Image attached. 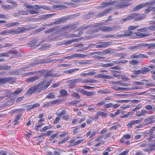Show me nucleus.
Masks as SVG:
<instances>
[{
    "label": "nucleus",
    "mask_w": 155,
    "mask_h": 155,
    "mask_svg": "<svg viewBox=\"0 0 155 155\" xmlns=\"http://www.w3.org/2000/svg\"><path fill=\"white\" fill-rule=\"evenodd\" d=\"M39 83L35 85H32L26 91V94L31 95L35 92L39 93L41 91Z\"/></svg>",
    "instance_id": "nucleus-1"
},
{
    "label": "nucleus",
    "mask_w": 155,
    "mask_h": 155,
    "mask_svg": "<svg viewBox=\"0 0 155 155\" xmlns=\"http://www.w3.org/2000/svg\"><path fill=\"white\" fill-rule=\"evenodd\" d=\"M114 2H116L114 4L116 9L125 8L130 5V4L129 2L124 1L118 2L117 1H114Z\"/></svg>",
    "instance_id": "nucleus-2"
},
{
    "label": "nucleus",
    "mask_w": 155,
    "mask_h": 155,
    "mask_svg": "<svg viewBox=\"0 0 155 155\" xmlns=\"http://www.w3.org/2000/svg\"><path fill=\"white\" fill-rule=\"evenodd\" d=\"M15 82V79L12 77H8L3 78H0V83L5 84L7 82L10 84H13Z\"/></svg>",
    "instance_id": "nucleus-3"
},
{
    "label": "nucleus",
    "mask_w": 155,
    "mask_h": 155,
    "mask_svg": "<svg viewBox=\"0 0 155 155\" xmlns=\"http://www.w3.org/2000/svg\"><path fill=\"white\" fill-rule=\"evenodd\" d=\"M46 81H43L39 83L41 91L46 89L52 83L51 81H49L46 84Z\"/></svg>",
    "instance_id": "nucleus-4"
},
{
    "label": "nucleus",
    "mask_w": 155,
    "mask_h": 155,
    "mask_svg": "<svg viewBox=\"0 0 155 155\" xmlns=\"http://www.w3.org/2000/svg\"><path fill=\"white\" fill-rule=\"evenodd\" d=\"M110 42H102L101 44L96 45L94 44H89V47L92 46V47H95L96 48H103L107 47L110 45Z\"/></svg>",
    "instance_id": "nucleus-5"
},
{
    "label": "nucleus",
    "mask_w": 155,
    "mask_h": 155,
    "mask_svg": "<svg viewBox=\"0 0 155 155\" xmlns=\"http://www.w3.org/2000/svg\"><path fill=\"white\" fill-rule=\"evenodd\" d=\"M149 33L142 34L139 32L134 33L131 35L133 38H141L147 37L149 35Z\"/></svg>",
    "instance_id": "nucleus-6"
},
{
    "label": "nucleus",
    "mask_w": 155,
    "mask_h": 155,
    "mask_svg": "<svg viewBox=\"0 0 155 155\" xmlns=\"http://www.w3.org/2000/svg\"><path fill=\"white\" fill-rule=\"evenodd\" d=\"M144 125H148L151 124L155 121V118L153 116H151L147 117L144 120Z\"/></svg>",
    "instance_id": "nucleus-7"
},
{
    "label": "nucleus",
    "mask_w": 155,
    "mask_h": 155,
    "mask_svg": "<svg viewBox=\"0 0 155 155\" xmlns=\"http://www.w3.org/2000/svg\"><path fill=\"white\" fill-rule=\"evenodd\" d=\"M143 43L138 44L134 46H132L129 48V49L134 51H136L138 50H141L143 49Z\"/></svg>",
    "instance_id": "nucleus-8"
},
{
    "label": "nucleus",
    "mask_w": 155,
    "mask_h": 155,
    "mask_svg": "<svg viewBox=\"0 0 155 155\" xmlns=\"http://www.w3.org/2000/svg\"><path fill=\"white\" fill-rule=\"evenodd\" d=\"M107 62H109L110 63H106L105 64H102L101 65L102 67H111L114 66L115 64H117L118 63L117 61H115L108 60Z\"/></svg>",
    "instance_id": "nucleus-9"
},
{
    "label": "nucleus",
    "mask_w": 155,
    "mask_h": 155,
    "mask_svg": "<svg viewBox=\"0 0 155 155\" xmlns=\"http://www.w3.org/2000/svg\"><path fill=\"white\" fill-rule=\"evenodd\" d=\"M137 15L136 13L130 14L127 17L123 18L122 21H124L136 18L137 17Z\"/></svg>",
    "instance_id": "nucleus-10"
},
{
    "label": "nucleus",
    "mask_w": 155,
    "mask_h": 155,
    "mask_svg": "<svg viewBox=\"0 0 155 155\" xmlns=\"http://www.w3.org/2000/svg\"><path fill=\"white\" fill-rule=\"evenodd\" d=\"M120 105L117 104H114L112 103H109L108 104H106L104 106V109H107L109 108L113 107L114 108H116L118 107Z\"/></svg>",
    "instance_id": "nucleus-11"
},
{
    "label": "nucleus",
    "mask_w": 155,
    "mask_h": 155,
    "mask_svg": "<svg viewBox=\"0 0 155 155\" xmlns=\"http://www.w3.org/2000/svg\"><path fill=\"white\" fill-rule=\"evenodd\" d=\"M60 75L58 73L53 74L52 73V71H48L45 74V78L48 77H59Z\"/></svg>",
    "instance_id": "nucleus-12"
},
{
    "label": "nucleus",
    "mask_w": 155,
    "mask_h": 155,
    "mask_svg": "<svg viewBox=\"0 0 155 155\" xmlns=\"http://www.w3.org/2000/svg\"><path fill=\"white\" fill-rule=\"evenodd\" d=\"M114 1H111L110 2H104L101 4V5L100 6V8H104L106 7L107 6L110 5H114L115 3Z\"/></svg>",
    "instance_id": "nucleus-13"
},
{
    "label": "nucleus",
    "mask_w": 155,
    "mask_h": 155,
    "mask_svg": "<svg viewBox=\"0 0 155 155\" xmlns=\"http://www.w3.org/2000/svg\"><path fill=\"white\" fill-rule=\"evenodd\" d=\"M38 79L39 77L38 76L31 77L26 79L25 81L27 83L32 82L37 80Z\"/></svg>",
    "instance_id": "nucleus-14"
},
{
    "label": "nucleus",
    "mask_w": 155,
    "mask_h": 155,
    "mask_svg": "<svg viewBox=\"0 0 155 155\" xmlns=\"http://www.w3.org/2000/svg\"><path fill=\"white\" fill-rule=\"evenodd\" d=\"M143 49L145 47H147V48L149 49H153L155 48V43H151L149 44H146L143 43Z\"/></svg>",
    "instance_id": "nucleus-15"
},
{
    "label": "nucleus",
    "mask_w": 155,
    "mask_h": 155,
    "mask_svg": "<svg viewBox=\"0 0 155 155\" xmlns=\"http://www.w3.org/2000/svg\"><path fill=\"white\" fill-rule=\"evenodd\" d=\"M78 68H75L72 69H69L64 71V73H67L69 74H71L74 73L75 72L78 71L79 70Z\"/></svg>",
    "instance_id": "nucleus-16"
},
{
    "label": "nucleus",
    "mask_w": 155,
    "mask_h": 155,
    "mask_svg": "<svg viewBox=\"0 0 155 155\" xmlns=\"http://www.w3.org/2000/svg\"><path fill=\"white\" fill-rule=\"evenodd\" d=\"M146 113V110H142L140 112H137L136 115L138 117H140L142 116H144Z\"/></svg>",
    "instance_id": "nucleus-17"
},
{
    "label": "nucleus",
    "mask_w": 155,
    "mask_h": 155,
    "mask_svg": "<svg viewBox=\"0 0 155 155\" xmlns=\"http://www.w3.org/2000/svg\"><path fill=\"white\" fill-rule=\"evenodd\" d=\"M25 6L28 8H31L32 9L34 8L35 9H40L41 7V5H35L33 6L31 5H27L26 6L25 5Z\"/></svg>",
    "instance_id": "nucleus-18"
},
{
    "label": "nucleus",
    "mask_w": 155,
    "mask_h": 155,
    "mask_svg": "<svg viewBox=\"0 0 155 155\" xmlns=\"http://www.w3.org/2000/svg\"><path fill=\"white\" fill-rule=\"evenodd\" d=\"M77 41V39H73L71 40L64 41L62 42V45L64 44L66 45H68L71 44L72 42Z\"/></svg>",
    "instance_id": "nucleus-19"
},
{
    "label": "nucleus",
    "mask_w": 155,
    "mask_h": 155,
    "mask_svg": "<svg viewBox=\"0 0 155 155\" xmlns=\"http://www.w3.org/2000/svg\"><path fill=\"white\" fill-rule=\"evenodd\" d=\"M92 62L91 60H83L80 61H78V63L81 64H91Z\"/></svg>",
    "instance_id": "nucleus-20"
},
{
    "label": "nucleus",
    "mask_w": 155,
    "mask_h": 155,
    "mask_svg": "<svg viewBox=\"0 0 155 155\" xmlns=\"http://www.w3.org/2000/svg\"><path fill=\"white\" fill-rule=\"evenodd\" d=\"M53 8L54 9L58 8L59 9H60L61 8H65L66 6L64 5H54L52 6Z\"/></svg>",
    "instance_id": "nucleus-21"
},
{
    "label": "nucleus",
    "mask_w": 155,
    "mask_h": 155,
    "mask_svg": "<svg viewBox=\"0 0 155 155\" xmlns=\"http://www.w3.org/2000/svg\"><path fill=\"white\" fill-rule=\"evenodd\" d=\"M145 6V4H140L138 5L134 8V10L136 11L137 10L141 9Z\"/></svg>",
    "instance_id": "nucleus-22"
},
{
    "label": "nucleus",
    "mask_w": 155,
    "mask_h": 155,
    "mask_svg": "<svg viewBox=\"0 0 155 155\" xmlns=\"http://www.w3.org/2000/svg\"><path fill=\"white\" fill-rule=\"evenodd\" d=\"M120 127V125L118 123H115L109 129L110 130H115L117 128Z\"/></svg>",
    "instance_id": "nucleus-23"
},
{
    "label": "nucleus",
    "mask_w": 155,
    "mask_h": 155,
    "mask_svg": "<svg viewBox=\"0 0 155 155\" xmlns=\"http://www.w3.org/2000/svg\"><path fill=\"white\" fill-rule=\"evenodd\" d=\"M133 114V112L132 111H131L127 112L126 114L120 116V117L122 118H127L129 117L130 115H132Z\"/></svg>",
    "instance_id": "nucleus-24"
},
{
    "label": "nucleus",
    "mask_w": 155,
    "mask_h": 155,
    "mask_svg": "<svg viewBox=\"0 0 155 155\" xmlns=\"http://www.w3.org/2000/svg\"><path fill=\"white\" fill-rule=\"evenodd\" d=\"M23 90L22 88H18L17 90L14 91L12 94L15 95H16L19 93H21Z\"/></svg>",
    "instance_id": "nucleus-25"
},
{
    "label": "nucleus",
    "mask_w": 155,
    "mask_h": 155,
    "mask_svg": "<svg viewBox=\"0 0 155 155\" xmlns=\"http://www.w3.org/2000/svg\"><path fill=\"white\" fill-rule=\"evenodd\" d=\"M58 26H56L52 28H51L48 29L45 31V34L49 33L52 32L58 29Z\"/></svg>",
    "instance_id": "nucleus-26"
},
{
    "label": "nucleus",
    "mask_w": 155,
    "mask_h": 155,
    "mask_svg": "<svg viewBox=\"0 0 155 155\" xmlns=\"http://www.w3.org/2000/svg\"><path fill=\"white\" fill-rule=\"evenodd\" d=\"M19 34L21 33L25 32L27 30V29L24 27H19L17 28Z\"/></svg>",
    "instance_id": "nucleus-27"
},
{
    "label": "nucleus",
    "mask_w": 155,
    "mask_h": 155,
    "mask_svg": "<svg viewBox=\"0 0 155 155\" xmlns=\"http://www.w3.org/2000/svg\"><path fill=\"white\" fill-rule=\"evenodd\" d=\"M113 149L112 147L107 148L102 153L103 154V155H108L109 152L112 151Z\"/></svg>",
    "instance_id": "nucleus-28"
},
{
    "label": "nucleus",
    "mask_w": 155,
    "mask_h": 155,
    "mask_svg": "<svg viewBox=\"0 0 155 155\" xmlns=\"http://www.w3.org/2000/svg\"><path fill=\"white\" fill-rule=\"evenodd\" d=\"M2 7L3 8L4 10H10L12 8V6L9 5H2Z\"/></svg>",
    "instance_id": "nucleus-29"
},
{
    "label": "nucleus",
    "mask_w": 155,
    "mask_h": 155,
    "mask_svg": "<svg viewBox=\"0 0 155 155\" xmlns=\"http://www.w3.org/2000/svg\"><path fill=\"white\" fill-rule=\"evenodd\" d=\"M130 58L133 59L134 58H140V53L137 54L135 53L134 54H132L130 57Z\"/></svg>",
    "instance_id": "nucleus-30"
},
{
    "label": "nucleus",
    "mask_w": 155,
    "mask_h": 155,
    "mask_svg": "<svg viewBox=\"0 0 155 155\" xmlns=\"http://www.w3.org/2000/svg\"><path fill=\"white\" fill-rule=\"evenodd\" d=\"M11 34V30L10 29L6 30H4L2 31V32H0V35H8L9 34Z\"/></svg>",
    "instance_id": "nucleus-31"
},
{
    "label": "nucleus",
    "mask_w": 155,
    "mask_h": 155,
    "mask_svg": "<svg viewBox=\"0 0 155 155\" xmlns=\"http://www.w3.org/2000/svg\"><path fill=\"white\" fill-rule=\"evenodd\" d=\"M142 74H145L149 71V70L147 68L143 67L141 69Z\"/></svg>",
    "instance_id": "nucleus-32"
},
{
    "label": "nucleus",
    "mask_w": 155,
    "mask_h": 155,
    "mask_svg": "<svg viewBox=\"0 0 155 155\" xmlns=\"http://www.w3.org/2000/svg\"><path fill=\"white\" fill-rule=\"evenodd\" d=\"M133 32L131 31L128 30L127 31H126L124 33L125 37L126 36H128L131 35V36L132 35L133 33H132Z\"/></svg>",
    "instance_id": "nucleus-33"
},
{
    "label": "nucleus",
    "mask_w": 155,
    "mask_h": 155,
    "mask_svg": "<svg viewBox=\"0 0 155 155\" xmlns=\"http://www.w3.org/2000/svg\"><path fill=\"white\" fill-rule=\"evenodd\" d=\"M135 124L133 120H131L128 124H127V127L128 128H132V126L134 125Z\"/></svg>",
    "instance_id": "nucleus-34"
},
{
    "label": "nucleus",
    "mask_w": 155,
    "mask_h": 155,
    "mask_svg": "<svg viewBox=\"0 0 155 155\" xmlns=\"http://www.w3.org/2000/svg\"><path fill=\"white\" fill-rule=\"evenodd\" d=\"M71 96L73 97H75L77 99H79L80 97L79 94L76 92L72 93L71 94Z\"/></svg>",
    "instance_id": "nucleus-35"
},
{
    "label": "nucleus",
    "mask_w": 155,
    "mask_h": 155,
    "mask_svg": "<svg viewBox=\"0 0 155 155\" xmlns=\"http://www.w3.org/2000/svg\"><path fill=\"white\" fill-rule=\"evenodd\" d=\"M112 31H116L119 30L120 28V26H113L111 27Z\"/></svg>",
    "instance_id": "nucleus-36"
},
{
    "label": "nucleus",
    "mask_w": 155,
    "mask_h": 155,
    "mask_svg": "<svg viewBox=\"0 0 155 155\" xmlns=\"http://www.w3.org/2000/svg\"><path fill=\"white\" fill-rule=\"evenodd\" d=\"M59 132H57L55 134H53L51 136L50 138V140H52L54 139L57 136Z\"/></svg>",
    "instance_id": "nucleus-37"
},
{
    "label": "nucleus",
    "mask_w": 155,
    "mask_h": 155,
    "mask_svg": "<svg viewBox=\"0 0 155 155\" xmlns=\"http://www.w3.org/2000/svg\"><path fill=\"white\" fill-rule=\"evenodd\" d=\"M61 100L60 99H57L53 101L50 102L51 105L56 104L60 103L61 102Z\"/></svg>",
    "instance_id": "nucleus-38"
},
{
    "label": "nucleus",
    "mask_w": 155,
    "mask_h": 155,
    "mask_svg": "<svg viewBox=\"0 0 155 155\" xmlns=\"http://www.w3.org/2000/svg\"><path fill=\"white\" fill-rule=\"evenodd\" d=\"M139 27V26L138 25H130L128 27V29L129 30H133Z\"/></svg>",
    "instance_id": "nucleus-39"
},
{
    "label": "nucleus",
    "mask_w": 155,
    "mask_h": 155,
    "mask_svg": "<svg viewBox=\"0 0 155 155\" xmlns=\"http://www.w3.org/2000/svg\"><path fill=\"white\" fill-rule=\"evenodd\" d=\"M145 108L146 109L148 110H151L154 109V108H153V107L151 105H147L145 107Z\"/></svg>",
    "instance_id": "nucleus-40"
},
{
    "label": "nucleus",
    "mask_w": 155,
    "mask_h": 155,
    "mask_svg": "<svg viewBox=\"0 0 155 155\" xmlns=\"http://www.w3.org/2000/svg\"><path fill=\"white\" fill-rule=\"evenodd\" d=\"M93 25H94V24L92 25H84L81 27V29L82 30L85 29L91 26H92V27H93Z\"/></svg>",
    "instance_id": "nucleus-41"
},
{
    "label": "nucleus",
    "mask_w": 155,
    "mask_h": 155,
    "mask_svg": "<svg viewBox=\"0 0 155 155\" xmlns=\"http://www.w3.org/2000/svg\"><path fill=\"white\" fill-rule=\"evenodd\" d=\"M105 101L104 100H102L101 101H99L98 103H97L96 104V105L97 107H99L104 105L105 104Z\"/></svg>",
    "instance_id": "nucleus-42"
},
{
    "label": "nucleus",
    "mask_w": 155,
    "mask_h": 155,
    "mask_svg": "<svg viewBox=\"0 0 155 155\" xmlns=\"http://www.w3.org/2000/svg\"><path fill=\"white\" fill-rule=\"evenodd\" d=\"M97 114H98V115L101 116L103 118H105L107 115L106 113L100 111L97 112Z\"/></svg>",
    "instance_id": "nucleus-43"
},
{
    "label": "nucleus",
    "mask_w": 155,
    "mask_h": 155,
    "mask_svg": "<svg viewBox=\"0 0 155 155\" xmlns=\"http://www.w3.org/2000/svg\"><path fill=\"white\" fill-rule=\"evenodd\" d=\"M65 21V19L64 18H60L58 19L57 21H56L54 22V24H59Z\"/></svg>",
    "instance_id": "nucleus-44"
},
{
    "label": "nucleus",
    "mask_w": 155,
    "mask_h": 155,
    "mask_svg": "<svg viewBox=\"0 0 155 155\" xmlns=\"http://www.w3.org/2000/svg\"><path fill=\"white\" fill-rule=\"evenodd\" d=\"M116 88L115 89V90L117 91H127V88L125 87H116Z\"/></svg>",
    "instance_id": "nucleus-45"
},
{
    "label": "nucleus",
    "mask_w": 155,
    "mask_h": 155,
    "mask_svg": "<svg viewBox=\"0 0 155 155\" xmlns=\"http://www.w3.org/2000/svg\"><path fill=\"white\" fill-rule=\"evenodd\" d=\"M11 34L15 35V34H18V32L17 28L15 29H10Z\"/></svg>",
    "instance_id": "nucleus-46"
},
{
    "label": "nucleus",
    "mask_w": 155,
    "mask_h": 155,
    "mask_svg": "<svg viewBox=\"0 0 155 155\" xmlns=\"http://www.w3.org/2000/svg\"><path fill=\"white\" fill-rule=\"evenodd\" d=\"M84 140V139H81L79 140H78L77 141L75 142H74V144L72 145V146H75L78 145V144L81 143V142H82L83 140Z\"/></svg>",
    "instance_id": "nucleus-47"
},
{
    "label": "nucleus",
    "mask_w": 155,
    "mask_h": 155,
    "mask_svg": "<svg viewBox=\"0 0 155 155\" xmlns=\"http://www.w3.org/2000/svg\"><path fill=\"white\" fill-rule=\"evenodd\" d=\"M61 118V117H56L53 122V123L54 124L58 123L59 122Z\"/></svg>",
    "instance_id": "nucleus-48"
},
{
    "label": "nucleus",
    "mask_w": 155,
    "mask_h": 155,
    "mask_svg": "<svg viewBox=\"0 0 155 155\" xmlns=\"http://www.w3.org/2000/svg\"><path fill=\"white\" fill-rule=\"evenodd\" d=\"M71 65V64H62L59 65L58 67H68Z\"/></svg>",
    "instance_id": "nucleus-49"
},
{
    "label": "nucleus",
    "mask_w": 155,
    "mask_h": 155,
    "mask_svg": "<svg viewBox=\"0 0 155 155\" xmlns=\"http://www.w3.org/2000/svg\"><path fill=\"white\" fill-rule=\"evenodd\" d=\"M68 140L67 137H65L63 139H62L61 141H60L58 143V145H59L61 144H63L66 142V141Z\"/></svg>",
    "instance_id": "nucleus-50"
},
{
    "label": "nucleus",
    "mask_w": 155,
    "mask_h": 155,
    "mask_svg": "<svg viewBox=\"0 0 155 155\" xmlns=\"http://www.w3.org/2000/svg\"><path fill=\"white\" fill-rule=\"evenodd\" d=\"M155 131V126L151 127L149 130V134H153V132Z\"/></svg>",
    "instance_id": "nucleus-51"
},
{
    "label": "nucleus",
    "mask_w": 155,
    "mask_h": 155,
    "mask_svg": "<svg viewBox=\"0 0 155 155\" xmlns=\"http://www.w3.org/2000/svg\"><path fill=\"white\" fill-rule=\"evenodd\" d=\"M95 92L94 91L87 92V93L86 94V95L87 96H92L95 95Z\"/></svg>",
    "instance_id": "nucleus-52"
},
{
    "label": "nucleus",
    "mask_w": 155,
    "mask_h": 155,
    "mask_svg": "<svg viewBox=\"0 0 155 155\" xmlns=\"http://www.w3.org/2000/svg\"><path fill=\"white\" fill-rule=\"evenodd\" d=\"M148 31V27L140 28L138 30V31L141 32H145Z\"/></svg>",
    "instance_id": "nucleus-53"
},
{
    "label": "nucleus",
    "mask_w": 155,
    "mask_h": 155,
    "mask_svg": "<svg viewBox=\"0 0 155 155\" xmlns=\"http://www.w3.org/2000/svg\"><path fill=\"white\" fill-rule=\"evenodd\" d=\"M97 30V31L99 30H101L103 31L106 32V26L100 27L98 28Z\"/></svg>",
    "instance_id": "nucleus-54"
},
{
    "label": "nucleus",
    "mask_w": 155,
    "mask_h": 155,
    "mask_svg": "<svg viewBox=\"0 0 155 155\" xmlns=\"http://www.w3.org/2000/svg\"><path fill=\"white\" fill-rule=\"evenodd\" d=\"M75 128L74 129L73 131V134H75L77 133V131L78 129L80 127V126H78L75 127Z\"/></svg>",
    "instance_id": "nucleus-55"
},
{
    "label": "nucleus",
    "mask_w": 155,
    "mask_h": 155,
    "mask_svg": "<svg viewBox=\"0 0 155 155\" xmlns=\"http://www.w3.org/2000/svg\"><path fill=\"white\" fill-rule=\"evenodd\" d=\"M55 96L54 94L50 93L47 95L45 98H48L49 99H53L55 98Z\"/></svg>",
    "instance_id": "nucleus-56"
},
{
    "label": "nucleus",
    "mask_w": 155,
    "mask_h": 155,
    "mask_svg": "<svg viewBox=\"0 0 155 155\" xmlns=\"http://www.w3.org/2000/svg\"><path fill=\"white\" fill-rule=\"evenodd\" d=\"M27 11L31 14H36L38 13V12L33 10L28 9Z\"/></svg>",
    "instance_id": "nucleus-57"
},
{
    "label": "nucleus",
    "mask_w": 155,
    "mask_h": 155,
    "mask_svg": "<svg viewBox=\"0 0 155 155\" xmlns=\"http://www.w3.org/2000/svg\"><path fill=\"white\" fill-rule=\"evenodd\" d=\"M141 107L142 105L141 104H139L135 108H133L131 111H132V112L135 111L141 108Z\"/></svg>",
    "instance_id": "nucleus-58"
},
{
    "label": "nucleus",
    "mask_w": 155,
    "mask_h": 155,
    "mask_svg": "<svg viewBox=\"0 0 155 155\" xmlns=\"http://www.w3.org/2000/svg\"><path fill=\"white\" fill-rule=\"evenodd\" d=\"M98 132L97 130H94L92 133L91 132V135L90 136L89 138H92L93 137H94L96 134Z\"/></svg>",
    "instance_id": "nucleus-59"
},
{
    "label": "nucleus",
    "mask_w": 155,
    "mask_h": 155,
    "mask_svg": "<svg viewBox=\"0 0 155 155\" xmlns=\"http://www.w3.org/2000/svg\"><path fill=\"white\" fill-rule=\"evenodd\" d=\"M149 137L147 139V140L149 142L151 140L154 138L155 137V135L154 134H149Z\"/></svg>",
    "instance_id": "nucleus-60"
},
{
    "label": "nucleus",
    "mask_w": 155,
    "mask_h": 155,
    "mask_svg": "<svg viewBox=\"0 0 155 155\" xmlns=\"http://www.w3.org/2000/svg\"><path fill=\"white\" fill-rule=\"evenodd\" d=\"M110 68L118 70H119L121 69L120 66V65L115 66H114L111 67Z\"/></svg>",
    "instance_id": "nucleus-61"
},
{
    "label": "nucleus",
    "mask_w": 155,
    "mask_h": 155,
    "mask_svg": "<svg viewBox=\"0 0 155 155\" xmlns=\"http://www.w3.org/2000/svg\"><path fill=\"white\" fill-rule=\"evenodd\" d=\"M60 93L62 95H67V91L64 89L61 90L60 91Z\"/></svg>",
    "instance_id": "nucleus-62"
},
{
    "label": "nucleus",
    "mask_w": 155,
    "mask_h": 155,
    "mask_svg": "<svg viewBox=\"0 0 155 155\" xmlns=\"http://www.w3.org/2000/svg\"><path fill=\"white\" fill-rule=\"evenodd\" d=\"M66 114V111L64 110H63L61 112H57L56 114L58 116H61L63 115H64Z\"/></svg>",
    "instance_id": "nucleus-63"
},
{
    "label": "nucleus",
    "mask_w": 155,
    "mask_h": 155,
    "mask_svg": "<svg viewBox=\"0 0 155 155\" xmlns=\"http://www.w3.org/2000/svg\"><path fill=\"white\" fill-rule=\"evenodd\" d=\"M148 31L151 30L152 31H155V25H153L148 27Z\"/></svg>",
    "instance_id": "nucleus-64"
}]
</instances>
